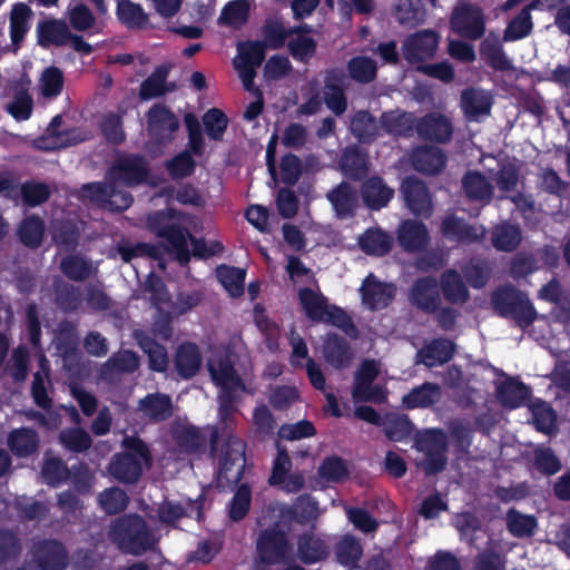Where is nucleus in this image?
<instances>
[{
	"label": "nucleus",
	"mask_w": 570,
	"mask_h": 570,
	"mask_svg": "<svg viewBox=\"0 0 570 570\" xmlns=\"http://www.w3.org/2000/svg\"><path fill=\"white\" fill-rule=\"evenodd\" d=\"M235 402L234 391H222L218 406L219 424L208 426V455L213 460L217 459L218 487H224V480L227 484H236L242 481L245 473L247 444L234 433L237 425Z\"/></svg>",
	"instance_id": "1"
},
{
	"label": "nucleus",
	"mask_w": 570,
	"mask_h": 570,
	"mask_svg": "<svg viewBox=\"0 0 570 570\" xmlns=\"http://www.w3.org/2000/svg\"><path fill=\"white\" fill-rule=\"evenodd\" d=\"M109 539L121 552L131 556H142L156 544L151 529L138 513L116 518L110 524Z\"/></svg>",
	"instance_id": "2"
},
{
	"label": "nucleus",
	"mask_w": 570,
	"mask_h": 570,
	"mask_svg": "<svg viewBox=\"0 0 570 570\" xmlns=\"http://www.w3.org/2000/svg\"><path fill=\"white\" fill-rule=\"evenodd\" d=\"M125 451L116 453L109 464L110 476L122 484H136L142 474V464L150 465L153 456L147 443L139 436H125Z\"/></svg>",
	"instance_id": "3"
},
{
	"label": "nucleus",
	"mask_w": 570,
	"mask_h": 570,
	"mask_svg": "<svg viewBox=\"0 0 570 570\" xmlns=\"http://www.w3.org/2000/svg\"><path fill=\"white\" fill-rule=\"evenodd\" d=\"M299 304L308 320L314 323H325L342 330L348 336H356L357 330L352 317L340 306L328 304L322 293L311 287L298 291Z\"/></svg>",
	"instance_id": "4"
},
{
	"label": "nucleus",
	"mask_w": 570,
	"mask_h": 570,
	"mask_svg": "<svg viewBox=\"0 0 570 570\" xmlns=\"http://www.w3.org/2000/svg\"><path fill=\"white\" fill-rule=\"evenodd\" d=\"M415 448L424 453L420 466L426 476L436 475L445 470L448 464V439L442 430L425 431L415 438Z\"/></svg>",
	"instance_id": "5"
},
{
	"label": "nucleus",
	"mask_w": 570,
	"mask_h": 570,
	"mask_svg": "<svg viewBox=\"0 0 570 570\" xmlns=\"http://www.w3.org/2000/svg\"><path fill=\"white\" fill-rule=\"evenodd\" d=\"M257 559L262 564L275 566L287 561L291 552V543L287 533L274 523L257 535L256 542Z\"/></svg>",
	"instance_id": "6"
},
{
	"label": "nucleus",
	"mask_w": 570,
	"mask_h": 570,
	"mask_svg": "<svg viewBox=\"0 0 570 570\" xmlns=\"http://www.w3.org/2000/svg\"><path fill=\"white\" fill-rule=\"evenodd\" d=\"M150 175V166L140 154H126L116 157L108 168L107 178L132 188L145 184Z\"/></svg>",
	"instance_id": "7"
},
{
	"label": "nucleus",
	"mask_w": 570,
	"mask_h": 570,
	"mask_svg": "<svg viewBox=\"0 0 570 570\" xmlns=\"http://www.w3.org/2000/svg\"><path fill=\"white\" fill-rule=\"evenodd\" d=\"M118 184L109 179L107 183L85 184L81 187L82 196L102 209L117 213L125 212L131 206L134 197L128 190L119 188Z\"/></svg>",
	"instance_id": "8"
},
{
	"label": "nucleus",
	"mask_w": 570,
	"mask_h": 570,
	"mask_svg": "<svg viewBox=\"0 0 570 570\" xmlns=\"http://www.w3.org/2000/svg\"><path fill=\"white\" fill-rule=\"evenodd\" d=\"M501 315L510 317L521 327L533 323L537 312L527 295L512 285L501 286Z\"/></svg>",
	"instance_id": "9"
},
{
	"label": "nucleus",
	"mask_w": 570,
	"mask_h": 570,
	"mask_svg": "<svg viewBox=\"0 0 570 570\" xmlns=\"http://www.w3.org/2000/svg\"><path fill=\"white\" fill-rule=\"evenodd\" d=\"M440 37L431 29L416 31L405 38L402 55L409 65H421L432 59L438 50Z\"/></svg>",
	"instance_id": "10"
},
{
	"label": "nucleus",
	"mask_w": 570,
	"mask_h": 570,
	"mask_svg": "<svg viewBox=\"0 0 570 570\" xmlns=\"http://www.w3.org/2000/svg\"><path fill=\"white\" fill-rule=\"evenodd\" d=\"M178 128L179 120L167 106L156 104L149 109L147 114V130L156 142L166 144L170 141Z\"/></svg>",
	"instance_id": "11"
},
{
	"label": "nucleus",
	"mask_w": 570,
	"mask_h": 570,
	"mask_svg": "<svg viewBox=\"0 0 570 570\" xmlns=\"http://www.w3.org/2000/svg\"><path fill=\"white\" fill-rule=\"evenodd\" d=\"M33 560L41 570H66L69 553L63 543L57 539H42L33 544Z\"/></svg>",
	"instance_id": "12"
},
{
	"label": "nucleus",
	"mask_w": 570,
	"mask_h": 570,
	"mask_svg": "<svg viewBox=\"0 0 570 570\" xmlns=\"http://www.w3.org/2000/svg\"><path fill=\"white\" fill-rule=\"evenodd\" d=\"M171 438L180 453L202 455L209 445V435L204 430L190 423H176L170 430Z\"/></svg>",
	"instance_id": "13"
},
{
	"label": "nucleus",
	"mask_w": 570,
	"mask_h": 570,
	"mask_svg": "<svg viewBox=\"0 0 570 570\" xmlns=\"http://www.w3.org/2000/svg\"><path fill=\"white\" fill-rule=\"evenodd\" d=\"M401 194L409 210L415 216L430 217L433 210L432 198L426 184L409 176L401 184Z\"/></svg>",
	"instance_id": "14"
},
{
	"label": "nucleus",
	"mask_w": 570,
	"mask_h": 570,
	"mask_svg": "<svg viewBox=\"0 0 570 570\" xmlns=\"http://www.w3.org/2000/svg\"><path fill=\"white\" fill-rule=\"evenodd\" d=\"M451 27L463 38H481L485 29L482 10L469 3L455 8L451 17Z\"/></svg>",
	"instance_id": "15"
},
{
	"label": "nucleus",
	"mask_w": 570,
	"mask_h": 570,
	"mask_svg": "<svg viewBox=\"0 0 570 570\" xmlns=\"http://www.w3.org/2000/svg\"><path fill=\"white\" fill-rule=\"evenodd\" d=\"M452 121L443 114L428 112L417 117L416 135L420 139L436 144H446L453 136Z\"/></svg>",
	"instance_id": "16"
},
{
	"label": "nucleus",
	"mask_w": 570,
	"mask_h": 570,
	"mask_svg": "<svg viewBox=\"0 0 570 570\" xmlns=\"http://www.w3.org/2000/svg\"><path fill=\"white\" fill-rule=\"evenodd\" d=\"M360 183V196L370 210L379 212L385 208L394 197V189L379 175L366 176Z\"/></svg>",
	"instance_id": "17"
},
{
	"label": "nucleus",
	"mask_w": 570,
	"mask_h": 570,
	"mask_svg": "<svg viewBox=\"0 0 570 570\" xmlns=\"http://www.w3.org/2000/svg\"><path fill=\"white\" fill-rule=\"evenodd\" d=\"M411 303L426 314H434L441 306L438 281L432 276L419 277L410 289Z\"/></svg>",
	"instance_id": "18"
},
{
	"label": "nucleus",
	"mask_w": 570,
	"mask_h": 570,
	"mask_svg": "<svg viewBox=\"0 0 570 570\" xmlns=\"http://www.w3.org/2000/svg\"><path fill=\"white\" fill-rule=\"evenodd\" d=\"M370 156L367 150L358 145L345 147L338 159V169L342 175L352 181H361L368 175Z\"/></svg>",
	"instance_id": "19"
},
{
	"label": "nucleus",
	"mask_w": 570,
	"mask_h": 570,
	"mask_svg": "<svg viewBox=\"0 0 570 570\" xmlns=\"http://www.w3.org/2000/svg\"><path fill=\"white\" fill-rule=\"evenodd\" d=\"M360 291L362 303L370 311H379L387 307L395 294L394 285L379 281L373 274L365 277Z\"/></svg>",
	"instance_id": "20"
},
{
	"label": "nucleus",
	"mask_w": 570,
	"mask_h": 570,
	"mask_svg": "<svg viewBox=\"0 0 570 570\" xmlns=\"http://www.w3.org/2000/svg\"><path fill=\"white\" fill-rule=\"evenodd\" d=\"M396 238L399 245L407 253L423 252L430 243L426 225L414 219H405L400 224Z\"/></svg>",
	"instance_id": "21"
},
{
	"label": "nucleus",
	"mask_w": 570,
	"mask_h": 570,
	"mask_svg": "<svg viewBox=\"0 0 570 570\" xmlns=\"http://www.w3.org/2000/svg\"><path fill=\"white\" fill-rule=\"evenodd\" d=\"M296 546L297 558L306 566L325 561L331 554L327 541L312 531L298 534Z\"/></svg>",
	"instance_id": "22"
},
{
	"label": "nucleus",
	"mask_w": 570,
	"mask_h": 570,
	"mask_svg": "<svg viewBox=\"0 0 570 570\" xmlns=\"http://www.w3.org/2000/svg\"><path fill=\"white\" fill-rule=\"evenodd\" d=\"M326 198L338 218H351L358 208L357 189L346 180H342L327 194Z\"/></svg>",
	"instance_id": "23"
},
{
	"label": "nucleus",
	"mask_w": 570,
	"mask_h": 570,
	"mask_svg": "<svg viewBox=\"0 0 570 570\" xmlns=\"http://www.w3.org/2000/svg\"><path fill=\"white\" fill-rule=\"evenodd\" d=\"M448 157L445 153L435 146H419L411 154L413 168L424 175H438L446 166Z\"/></svg>",
	"instance_id": "24"
},
{
	"label": "nucleus",
	"mask_w": 570,
	"mask_h": 570,
	"mask_svg": "<svg viewBox=\"0 0 570 570\" xmlns=\"http://www.w3.org/2000/svg\"><path fill=\"white\" fill-rule=\"evenodd\" d=\"M441 233L451 242L464 244L476 243L484 236V229L479 232L475 226L454 214L448 215L442 219Z\"/></svg>",
	"instance_id": "25"
},
{
	"label": "nucleus",
	"mask_w": 570,
	"mask_h": 570,
	"mask_svg": "<svg viewBox=\"0 0 570 570\" xmlns=\"http://www.w3.org/2000/svg\"><path fill=\"white\" fill-rule=\"evenodd\" d=\"M61 122L62 117L60 115H57L51 119L47 129L50 136L39 137L36 140V146L38 149L50 151L58 148L75 146L83 141L80 132H78L76 129L62 131L58 130Z\"/></svg>",
	"instance_id": "26"
},
{
	"label": "nucleus",
	"mask_w": 570,
	"mask_h": 570,
	"mask_svg": "<svg viewBox=\"0 0 570 570\" xmlns=\"http://www.w3.org/2000/svg\"><path fill=\"white\" fill-rule=\"evenodd\" d=\"M325 361L335 370H343L351 365L353 351L350 343L336 333H328L323 343Z\"/></svg>",
	"instance_id": "27"
},
{
	"label": "nucleus",
	"mask_w": 570,
	"mask_h": 570,
	"mask_svg": "<svg viewBox=\"0 0 570 570\" xmlns=\"http://www.w3.org/2000/svg\"><path fill=\"white\" fill-rule=\"evenodd\" d=\"M416 121L414 114L399 110L384 111L380 117V126L386 134L404 138L416 134Z\"/></svg>",
	"instance_id": "28"
},
{
	"label": "nucleus",
	"mask_w": 570,
	"mask_h": 570,
	"mask_svg": "<svg viewBox=\"0 0 570 570\" xmlns=\"http://www.w3.org/2000/svg\"><path fill=\"white\" fill-rule=\"evenodd\" d=\"M170 68L166 65H160L140 83L139 99L141 101H149L155 98L165 96L175 90L174 82H168Z\"/></svg>",
	"instance_id": "29"
},
{
	"label": "nucleus",
	"mask_w": 570,
	"mask_h": 570,
	"mask_svg": "<svg viewBox=\"0 0 570 570\" xmlns=\"http://www.w3.org/2000/svg\"><path fill=\"white\" fill-rule=\"evenodd\" d=\"M175 370L184 380H190L198 374L202 367V354L197 344L181 343L174 358Z\"/></svg>",
	"instance_id": "30"
},
{
	"label": "nucleus",
	"mask_w": 570,
	"mask_h": 570,
	"mask_svg": "<svg viewBox=\"0 0 570 570\" xmlns=\"http://www.w3.org/2000/svg\"><path fill=\"white\" fill-rule=\"evenodd\" d=\"M208 371L214 383L222 389V391H234L235 389L243 387L244 383L237 374L234 363L229 356H220L214 362L208 363Z\"/></svg>",
	"instance_id": "31"
},
{
	"label": "nucleus",
	"mask_w": 570,
	"mask_h": 570,
	"mask_svg": "<svg viewBox=\"0 0 570 570\" xmlns=\"http://www.w3.org/2000/svg\"><path fill=\"white\" fill-rule=\"evenodd\" d=\"M439 288L444 299L453 305H462L470 298V292L456 269L444 271L440 276Z\"/></svg>",
	"instance_id": "32"
},
{
	"label": "nucleus",
	"mask_w": 570,
	"mask_h": 570,
	"mask_svg": "<svg viewBox=\"0 0 570 570\" xmlns=\"http://www.w3.org/2000/svg\"><path fill=\"white\" fill-rule=\"evenodd\" d=\"M223 484L224 487H219V489L224 490L227 487L237 485L234 495L227 505V514L232 522L243 521L249 513L252 507L253 491L250 484L247 482L240 483V481L236 484H227L225 480L223 481ZM216 487L218 488L217 481Z\"/></svg>",
	"instance_id": "33"
},
{
	"label": "nucleus",
	"mask_w": 570,
	"mask_h": 570,
	"mask_svg": "<svg viewBox=\"0 0 570 570\" xmlns=\"http://www.w3.org/2000/svg\"><path fill=\"white\" fill-rule=\"evenodd\" d=\"M138 410L153 422H164L173 415V403L169 395L149 393L138 403Z\"/></svg>",
	"instance_id": "34"
},
{
	"label": "nucleus",
	"mask_w": 570,
	"mask_h": 570,
	"mask_svg": "<svg viewBox=\"0 0 570 570\" xmlns=\"http://www.w3.org/2000/svg\"><path fill=\"white\" fill-rule=\"evenodd\" d=\"M531 389L501 371V405L515 409L529 403Z\"/></svg>",
	"instance_id": "35"
},
{
	"label": "nucleus",
	"mask_w": 570,
	"mask_h": 570,
	"mask_svg": "<svg viewBox=\"0 0 570 570\" xmlns=\"http://www.w3.org/2000/svg\"><path fill=\"white\" fill-rule=\"evenodd\" d=\"M358 246L370 256L383 257L392 250L393 237L380 227H371L360 236Z\"/></svg>",
	"instance_id": "36"
},
{
	"label": "nucleus",
	"mask_w": 570,
	"mask_h": 570,
	"mask_svg": "<svg viewBox=\"0 0 570 570\" xmlns=\"http://www.w3.org/2000/svg\"><path fill=\"white\" fill-rule=\"evenodd\" d=\"M70 35V29L62 20H43L37 26L38 43L42 48L50 46L62 47L67 45V37Z\"/></svg>",
	"instance_id": "37"
},
{
	"label": "nucleus",
	"mask_w": 570,
	"mask_h": 570,
	"mask_svg": "<svg viewBox=\"0 0 570 570\" xmlns=\"http://www.w3.org/2000/svg\"><path fill=\"white\" fill-rule=\"evenodd\" d=\"M8 446L18 458H28L39 448V435L31 428L12 430L8 435Z\"/></svg>",
	"instance_id": "38"
},
{
	"label": "nucleus",
	"mask_w": 570,
	"mask_h": 570,
	"mask_svg": "<svg viewBox=\"0 0 570 570\" xmlns=\"http://www.w3.org/2000/svg\"><path fill=\"white\" fill-rule=\"evenodd\" d=\"M379 122L368 110L356 111L350 125L352 135L362 144H371L379 136Z\"/></svg>",
	"instance_id": "39"
},
{
	"label": "nucleus",
	"mask_w": 570,
	"mask_h": 570,
	"mask_svg": "<svg viewBox=\"0 0 570 570\" xmlns=\"http://www.w3.org/2000/svg\"><path fill=\"white\" fill-rule=\"evenodd\" d=\"M363 556L361 541L353 534H344L335 544L336 561L350 569H356Z\"/></svg>",
	"instance_id": "40"
},
{
	"label": "nucleus",
	"mask_w": 570,
	"mask_h": 570,
	"mask_svg": "<svg viewBox=\"0 0 570 570\" xmlns=\"http://www.w3.org/2000/svg\"><path fill=\"white\" fill-rule=\"evenodd\" d=\"M163 234L161 238L166 242V250L175 254L181 265L187 264L190 261L187 242L191 236L188 229L179 224H175L166 234Z\"/></svg>",
	"instance_id": "41"
},
{
	"label": "nucleus",
	"mask_w": 570,
	"mask_h": 570,
	"mask_svg": "<svg viewBox=\"0 0 570 570\" xmlns=\"http://www.w3.org/2000/svg\"><path fill=\"white\" fill-rule=\"evenodd\" d=\"M250 16L249 0H232L222 9L218 23L234 29L245 26Z\"/></svg>",
	"instance_id": "42"
},
{
	"label": "nucleus",
	"mask_w": 570,
	"mask_h": 570,
	"mask_svg": "<svg viewBox=\"0 0 570 570\" xmlns=\"http://www.w3.org/2000/svg\"><path fill=\"white\" fill-rule=\"evenodd\" d=\"M32 14L31 8L23 2L12 6L10 13V38L13 46L20 47L30 29L29 20Z\"/></svg>",
	"instance_id": "43"
},
{
	"label": "nucleus",
	"mask_w": 570,
	"mask_h": 570,
	"mask_svg": "<svg viewBox=\"0 0 570 570\" xmlns=\"http://www.w3.org/2000/svg\"><path fill=\"white\" fill-rule=\"evenodd\" d=\"M45 222L38 215H30L22 219L18 228L19 240L28 248H38L45 236Z\"/></svg>",
	"instance_id": "44"
},
{
	"label": "nucleus",
	"mask_w": 570,
	"mask_h": 570,
	"mask_svg": "<svg viewBox=\"0 0 570 570\" xmlns=\"http://www.w3.org/2000/svg\"><path fill=\"white\" fill-rule=\"evenodd\" d=\"M440 392L441 390L438 384L425 382L404 395L403 404L406 409L429 407L438 402Z\"/></svg>",
	"instance_id": "45"
},
{
	"label": "nucleus",
	"mask_w": 570,
	"mask_h": 570,
	"mask_svg": "<svg viewBox=\"0 0 570 570\" xmlns=\"http://www.w3.org/2000/svg\"><path fill=\"white\" fill-rule=\"evenodd\" d=\"M59 268L70 281L83 282L92 274V264L79 254H69L61 258Z\"/></svg>",
	"instance_id": "46"
},
{
	"label": "nucleus",
	"mask_w": 570,
	"mask_h": 570,
	"mask_svg": "<svg viewBox=\"0 0 570 570\" xmlns=\"http://www.w3.org/2000/svg\"><path fill=\"white\" fill-rule=\"evenodd\" d=\"M139 346L148 356L149 368L154 372L164 373L168 368L169 357L164 345L153 337L144 335L139 338Z\"/></svg>",
	"instance_id": "47"
},
{
	"label": "nucleus",
	"mask_w": 570,
	"mask_h": 570,
	"mask_svg": "<svg viewBox=\"0 0 570 570\" xmlns=\"http://www.w3.org/2000/svg\"><path fill=\"white\" fill-rule=\"evenodd\" d=\"M461 107L468 118L475 119L481 115L489 114L491 102L482 91L466 88L461 94Z\"/></svg>",
	"instance_id": "48"
},
{
	"label": "nucleus",
	"mask_w": 570,
	"mask_h": 570,
	"mask_svg": "<svg viewBox=\"0 0 570 570\" xmlns=\"http://www.w3.org/2000/svg\"><path fill=\"white\" fill-rule=\"evenodd\" d=\"M216 276L232 297L243 295L246 277L245 269L235 266L219 265L216 268Z\"/></svg>",
	"instance_id": "49"
},
{
	"label": "nucleus",
	"mask_w": 570,
	"mask_h": 570,
	"mask_svg": "<svg viewBox=\"0 0 570 570\" xmlns=\"http://www.w3.org/2000/svg\"><path fill=\"white\" fill-rule=\"evenodd\" d=\"M55 295L57 305L65 313L78 311L83 299L80 288L67 282L55 284Z\"/></svg>",
	"instance_id": "50"
},
{
	"label": "nucleus",
	"mask_w": 570,
	"mask_h": 570,
	"mask_svg": "<svg viewBox=\"0 0 570 570\" xmlns=\"http://www.w3.org/2000/svg\"><path fill=\"white\" fill-rule=\"evenodd\" d=\"M422 362L426 366H433L436 363H445L453 356V344L445 338L433 340L428 346L419 352Z\"/></svg>",
	"instance_id": "51"
},
{
	"label": "nucleus",
	"mask_w": 570,
	"mask_h": 570,
	"mask_svg": "<svg viewBox=\"0 0 570 570\" xmlns=\"http://www.w3.org/2000/svg\"><path fill=\"white\" fill-rule=\"evenodd\" d=\"M382 424L385 436L392 442L406 441L414 430L413 423L405 414L387 416Z\"/></svg>",
	"instance_id": "52"
},
{
	"label": "nucleus",
	"mask_w": 570,
	"mask_h": 570,
	"mask_svg": "<svg viewBox=\"0 0 570 570\" xmlns=\"http://www.w3.org/2000/svg\"><path fill=\"white\" fill-rule=\"evenodd\" d=\"M462 188L472 200H488L492 193L491 185L479 171H468L462 178Z\"/></svg>",
	"instance_id": "53"
},
{
	"label": "nucleus",
	"mask_w": 570,
	"mask_h": 570,
	"mask_svg": "<svg viewBox=\"0 0 570 570\" xmlns=\"http://www.w3.org/2000/svg\"><path fill=\"white\" fill-rule=\"evenodd\" d=\"M117 18L127 28H142L148 21V16L142 7L130 0H120L117 4Z\"/></svg>",
	"instance_id": "54"
},
{
	"label": "nucleus",
	"mask_w": 570,
	"mask_h": 570,
	"mask_svg": "<svg viewBox=\"0 0 570 570\" xmlns=\"http://www.w3.org/2000/svg\"><path fill=\"white\" fill-rule=\"evenodd\" d=\"M101 509L109 515L125 511L129 504V497L122 489L111 487L105 489L98 497Z\"/></svg>",
	"instance_id": "55"
},
{
	"label": "nucleus",
	"mask_w": 570,
	"mask_h": 570,
	"mask_svg": "<svg viewBox=\"0 0 570 570\" xmlns=\"http://www.w3.org/2000/svg\"><path fill=\"white\" fill-rule=\"evenodd\" d=\"M505 523L509 532L518 538L531 537L538 525L533 515L523 514L514 509L507 512Z\"/></svg>",
	"instance_id": "56"
},
{
	"label": "nucleus",
	"mask_w": 570,
	"mask_h": 570,
	"mask_svg": "<svg viewBox=\"0 0 570 570\" xmlns=\"http://www.w3.org/2000/svg\"><path fill=\"white\" fill-rule=\"evenodd\" d=\"M60 443L72 453H82L92 445L90 434L82 428H68L59 434Z\"/></svg>",
	"instance_id": "57"
},
{
	"label": "nucleus",
	"mask_w": 570,
	"mask_h": 570,
	"mask_svg": "<svg viewBox=\"0 0 570 570\" xmlns=\"http://www.w3.org/2000/svg\"><path fill=\"white\" fill-rule=\"evenodd\" d=\"M350 77L358 83H368L373 81L377 73L376 62L364 56H357L347 62Z\"/></svg>",
	"instance_id": "58"
},
{
	"label": "nucleus",
	"mask_w": 570,
	"mask_h": 570,
	"mask_svg": "<svg viewBox=\"0 0 570 570\" xmlns=\"http://www.w3.org/2000/svg\"><path fill=\"white\" fill-rule=\"evenodd\" d=\"M253 425L255 438L259 441L273 436L277 423L267 405L261 404L254 409Z\"/></svg>",
	"instance_id": "59"
},
{
	"label": "nucleus",
	"mask_w": 570,
	"mask_h": 570,
	"mask_svg": "<svg viewBox=\"0 0 570 570\" xmlns=\"http://www.w3.org/2000/svg\"><path fill=\"white\" fill-rule=\"evenodd\" d=\"M532 420L535 429L546 434H552L557 431L556 413L552 407L542 401L530 404Z\"/></svg>",
	"instance_id": "60"
},
{
	"label": "nucleus",
	"mask_w": 570,
	"mask_h": 570,
	"mask_svg": "<svg viewBox=\"0 0 570 570\" xmlns=\"http://www.w3.org/2000/svg\"><path fill=\"white\" fill-rule=\"evenodd\" d=\"M21 199L28 207L45 204L51 196L50 187L43 181L26 180L20 188Z\"/></svg>",
	"instance_id": "61"
},
{
	"label": "nucleus",
	"mask_w": 570,
	"mask_h": 570,
	"mask_svg": "<svg viewBox=\"0 0 570 570\" xmlns=\"http://www.w3.org/2000/svg\"><path fill=\"white\" fill-rule=\"evenodd\" d=\"M533 466L542 474L553 475L562 468L554 451L547 446H537L532 452Z\"/></svg>",
	"instance_id": "62"
},
{
	"label": "nucleus",
	"mask_w": 570,
	"mask_h": 570,
	"mask_svg": "<svg viewBox=\"0 0 570 570\" xmlns=\"http://www.w3.org/2000/svg\"><path fill=\"white\" fill-rule=\"evenodd\" d=\"M196 169V161L189 150H183L167 160L166 170L173 179H183L191 176Z\"/></svg>",
	"instance_id": "63"
},
{
	"label": "nucleus",
	"mask_w": 570,
	"mask_h": 570,
	"mask_svg": "<svg viewBox=\"0 0 570 570\" xmlns=\"http://www.w3.org/2000/svg\"><path fill=\"white\" fill-rule=\"evenodd\" d=\"M203 124L207 136L216 141L223 139L228 126V118L218 108L208 109L203 116Z\"/></svg>",
	"instance_id": "64"
}]
</instances>
